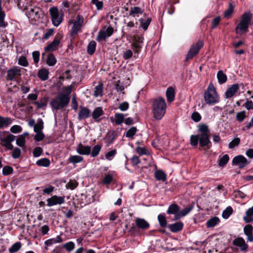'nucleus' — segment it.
<instances>
[{
	"instance_id": "63",
	"label": "nucleus",
	"mask_w": 253,
	"mask_h": 253,
	"mask_svg": "<svg viewBox=\"0 0 253 253\" xmlns=\"http://www.w3.org/2000/svg\"><path fill=\"white\" fill-rule=\"evenodd\" d=\"M13 172V169L10 166H5L2 169V174L4 175H7Z\"/></svg>"
},
{
	"instance_id": "11",
	"label": "nucleus",
	"mask_w": 253,
	"mask_h": 253,
	"mask_svg": "<svg viewBox=\"0 0 253 253\" xmlns=\"http://www.w3.org/2000/svg\"><path fill=\"white\" fill-rule=\"evenodd\" d=\"M40 12L38 7L30 8L27 12V15L31 21L36 22L40 18Z\"/></svg>"
},
{
	"instance_id": "38",
	"label": "nucleus",
	"mask_w": 253,
	"mask_h": 253,
	"mask_svg": "<svg viewBox=\"0 0 253 253\" xmlns=\"http://www.w3.org/2000/svg\"><path fill=\"white\" fill-rule=\"evenodd\" d=\"M217 78L219 84L225 83L227 80L226 75L224 74L222 71H219L217 73Z\"/></svg>"
},
{
	"instance_id": "51",
	"label": "nucleus",
	"mask_w": 253,
	"mask_h": 253,
	"mask_svg": "<svg viewBox=\"0 0 253 253\" xmlns=\"http://www.w3.org/2000/svg\"><path fill=\"white\" fill-rule=\"evenodd\" d=\"M75 243L73 242L70 241L63 245V248L67 251L70 252L75 248Z\"/></svg>"
},
{
	"instance_id": "54",
	"label": "nucleus",
	"mask_w": 253,
	"mask_h": 253,
	"mask_svg": "<svg viewBox=\"0 0 253 253\" xmlns=\"http://www.w3.org/2000/svg\"><path fill=\"white\" fill-rule=\"evenodd\" d=\"M240 142V139L239 138H238V137L235 138L229 143L228 147L230 149H233L235 147L238 146Z\"/></svg>"
},
{
	"instance_id": "10",
	"label": "nucleus",
	"mask_w": 253,
	"mask_h": 253,
	"mask_svg": "<svg viewBox=\"0 0 253 253\" xmlns=\"http://www.w3.org/2000/svg\"><path fill=\"white\" fill-rule=\"evenodd\" d=\"M114 32V29L109 27L105 30H100L96 37V41L98 42L105 40L107 37H110Z\"/></svg>"
},
{
	"instance_id": "24",
	"label": "nucleus",
	"mask_w": 253,
	"mask_h": 253,
	"mask_svg": "<svg viewBox=\"0 0 253 253\" xmlns=\"http://www.w3.org/2000/svg\"><path fill=\"white\" fill-rule=\"evenodd\" d=\"M253 227L251 224H248L244 227V233L247 236V239L250 242L253 241Z\"/></svg>"
},
{
	"instance_id": "43",
	"label": "nucleus",
	"mask_w": 253,
	"mask_h": 253,
	"mask_svg": "<svg viewBox=\"0 0 253 253\" xmlns=\"http://www.w3.org/2000/svg\"><path fill=\"white\" fill-rule=\"evenodd\" d=\"M81 27L82 26H81L80 25L77 24L75 22L74 23L71 32V36L73 38H75L76 37L77 35L81 30Z\"/></svg>"
},
{
	"instance_id": "26",
	"label": "nucleus",
	"mask_w": 253,
	"mask_h": 253,
	"mask_svg": "<svg viewBox=\"0 0 253 253\" xmlns=\"http://www.w3.org/2000/svg\"><path fill=\"white\" fill-rule=\"evenodd\" d=\"M253 206L249 208L246 212V215L243 217V220L246 223L253 221Z\"/></svg>"
},
{
	"instance_id": "7",
	"label": "nucleus",
	"mask_w": 253,
	"mask_h": 253,
	"mask_svg": "<svg viewBox=\"0 0 253 253\" xmlns=\"http://www.w3.org/2000/svg\"><path fill=\"white\" fill-rule=\"evenodd\" d=\"M132 42L131 44L132 48L134 52V57L135 54H138L142 48L144 38L142 35H136L131 37Z\"/></svg>"
},
{
	"instance_id": "32",
	"label": "nucleus",
	"mask_w": 253,
	"mask_h": 253,
	"mask_svg": "<svg viewBox=\"0 0 253 253\" xmlns=\"http://www.w3.org/2000/svg\"><path fill=\"white\" fill-rule=\"evenodd\" d=\"M220 222V219L218 217L214 216L208 220L206 223L207 226L208 228H211L215 226Z\"/></svg>"
},
{
	"instance_id": "13",
	"label": "nucleus",
	"mask_w": 253,
	"mask_h": 253,
	"mask_svg": "<svg viewBox=\"0 0 253 253\" xmlns=\"http://www.w3.org/2000/svg\"><path fill=\"white\" fill-rule=\"evenodd\" d=\"M234 165H238L240 169L243 168L248 164L247 159L242 155L235 157L232 160Z\"/></svg>"
},
{
	"instance_id": "21",
	"label": "nucleus",
	"mask_w": 253,
	"mask_h": 253,
	"mask_svg": "<svg viewBox=\"0 0 253 253\" xmlns=\"http://www.w3.org/2000/svg\"><path fill=\"white\" fill-rule=\"evenodd\" d=\"M15 136L12 134H8L1 140L2 142L4 143V146L9 150H12L13 148L11 142L15 139Z\"/></svg>"
},
{
	"instance_id": "42",
	"label": "nucleus",
	"mask_w": 253,
	"mask_h": 253,
	"mask_svg": "<svg viewBox=\"0 0 253 253\" xmlns=\"http://www.w3.org/2000/svg\"><path fill=\"white\" fill-rule=\"evenodd\" d=\"M157 218L160 226L162 228L165 227L167 224L165 214L164 213L159 214Z\"/></svg>"
},
{
	"instance_id": "25",
	"label": "nucleus",
	"mask_w": 253,
	"mask_h": 253,
	"mask_svg": "<svg viewBox=\"0 0 253 253\" xmlns=\"http://www.w3.org/2000/svg\"><path fill=\"white\" fill-rule=\"evenodd\" d=\"M63 242V240L62 238L61 235H58L55 238H51L48 240H46L44 242V244L46 246H51L53 244H55L56 243H61Z\"/></svg>"
},
{
	"instance_id": "40",
	"label": "nucleus",
	"mask_w": 253,
	"mask_h": 253,
	"mask_svg": "<svg viewBox=\"0 0 253 253\" xmlns=\"http://www.w3.org/2000/svg\"><path fill=\"white\" fill-rule=\"evenodd\" d=\"M57 60L53 54H49L46 59V64L49 66H53L56 64Z\"/></svg>"
},
{
	"instance_id": "61",
	"label": "nucleus",
	"mask_w": 253,
	"mask_h": 253,
	"mask_svg": "<svg viewBox=\"0 0 253 253\" xmlns=\"http://www.w3.org/2000/svg\"><path fill=\"white\" fill-rule=\"evenodd\" d=\"M18 64L22 66L27 67L28 66V62L25 56H20L18 59Z\"/></svg>"
},
{
	"instance_id": "41",
	"label": "nucleus",
	"mask_w": 253,
	"mask_h": 253,
	"mask_svg": "<svg viewBox=\"0 0 253 253\" xmlns=\"http://www.w3.org/2000/svg\"><path fill=\"white\" fill-rule=\"evenodd\" d=\"M155 176L157 180L165 181L167 179L166 174L161 170H156L155 172Z\"/></svg>"
},
{
	"instance_id": "53",
	"label": "nucleus",
	"mask_w": 253,
	"mask_h": 253,
	"mask_svg": "<svg viewBox=\"0 0 253 253\" xmlns=\"http://www.w3.org/2000/svg\"><path fill=\"white\" fill-rule=\"evenodd\" d=\"M234 10V6L232 3H230L229 4V7L224 13V17L225 18L229 17L232 14Z\"/></svg>"
},
{
	"instance_id": "47",
	"label": "nucleus",
	"mask_w": 253,
	"mask_h": 253,
	"mask_svg": "<svg viewBox=\"0 0 253 253\" xmlns=\"http://www.w3.org/2000/svg\"><path fill=\"white\" fill-rule=\"evenodd\" d=\"M43 128V122L41 119L38 120V122L34 126V130L35 132L42 131Z\"/></svg>"
},
{
	"instance_id": "22",
	"label": "nucleus",
	"mask_w": 253,
	"mask_h": 253,
	"mask_svg": "<svg viewBox=\"0 0 253 253\" xmlns=\"http://www.w3.org/2000/svg\"><path fill=\"white\" fill-rule=\"evenodd\" d=\"M179 209L177 204H172L169 207L167 213L168 214H174V219L176 220V215L179 214Z\"/></svg>"
},
{
	"instance_id": "8",
	"label": "nucleus",
	"mask_w": 253,
	"mask_h": 253,
	"mask_svg": "<svg viewBox=\"0 0 253 253\" xmlns=\"http://www.w3.org/2000/svg\"><path fill=\"white\" fill-rule=\"evenodd\" d=\"M63 36L61 33H58L55 36L53 41L48 44L44 48L46 52H52L57 49L60 43V40L63 38Z\"/></svg>"
},
{
	"instance_id": "64",
	"label": "nucleus",
	"mask_w": 253,
	"mask_h": 253,
	"mask_svg": "<svg viewBox=\"0 0 253 253\" xmlns=\"http://www.w3.org/2000/svg\"><path fill=\"white\" fill-rule=\"evenodd\" d=\"M136 151L140 156L148 154L147 150L144 147L138 146L136 148Z\"/></svg>"
},
{
	"instance_id": "6",
	"label": "nucleus",
	"mask_w": 253,
	"mask_h": 253,
	"mask_svg": "<svg viewBox=\"0 0 253 253\" xmlns=\"http://www.w3.org/2000/svg\"><path fill=\"white\" fill-rule=\"evenodd\" d=\"M53 25L58 27L63 21V14L59 12L56 7H52L49 10Z\"/></svg>"
},
{
	"instance_id": "55",
	"label": "nucleus",
	"mask_w": 253,
	"mask_h": 253,
	"mask_svg": "<svg viewBox=\"0 0 253 253\" xmlns=\"http://www.w3.org/2000/svg\"><path fill=\"white\" fill-rule=\"evenodd\" d=\"M43 152L42 148L40 147H36L33 151V155L34 157H40Z\"/></svg>"
},
{
	"instance_id": "46",
	"label": "nucleus",
	"mask_w": 253,
	"mask_h": 253,
	"mask_svg": "<svg viewBox=\"0 0 253 253\" xmlns=\"http://www.w3.org/2000/svg\"><path fill=\"white\" fill-rule=\"evenodd\" d=\"M101 148H102V146L101 145L97 144V145H95L93 147L92 151L90 150V154L91 155V157H97L98 155V154L101 150Z\"/></svg>"
},
{
	"instance_id": "44",
	"label": "nucleus",
	"mask_w": 253,
	"mask_h": 253,
	"mask_svg": "<svg viewBox=\"0 0 253 253\" xmlns=\"http://www.w3.org/2000/svg\"><path fill=\"white\" fill-rule=\"evenodd\" d=\"M229 160V156L227 154H225L221 158H219L218 161V164L220 167H223L228 162Z\"/></svg>"
},
{
	"instance_id": "4",
	"label": "nucleus",
	"mask_w": 253,
	"mask_h": 253,
	"mask_svg": "<svg viewBox=\"0 0 253 253\" xmlns=\"http://www.w3.org/2000/svg\"><path fill=\"white\" fill-rule=\"evenodd\" d=\"M252 17V14L249 12H245L242 15L240 20L235 28L237 34L242 35L248 31Z\"/></svg>"
},
{
	"instance_id": "14",
	"label": "nucleus",
	"mask_w": 253,
	"mask_h": 253,
	"mask_svg": "<svg viewBox=\"0 0 253 253\" xmlns=\"http://www.w3.org/2000/svg\"><path fill=\"white\" fill-rule=\"evenodd\" d=\"M233 245L240 248L242 252H246L248 248V245L246 243L245 240L241 237H238L235 239L232 242Z\"/></svg>"
},
{
	"instance_id": "39",
	"label": "nucleus",
	"mask_w": 253,
	"mask_h": 253,
	"mask_svg": "<svg viewBox=\"0 0 253 253\" xmlns=\"http://www.w3.org/2000/svg\"><path fill=\"white\" fill-rule=\"evenodd\" d=\"M103 84L102 83L99 84L94 88V96L96 97L102 96L103 94Z\"/></svg>"
},
{
	"instance_id": "56",
	"label": "nucleus",
	"mask_w": 253,
	"mask_h": 253,
	"mask_svg": "<svg viewBox=\"0 0 253 253\" xmlns=\"http://www.w3.org/2000/svg\"><path fill=\"white\" fill-rule=\"evenodd\" d=\"M72 85L64 87L63 89V93H62L61 94H64L67 97H69V95L72 92Z\"/></svg>"
},
{
	"instance_id": "30",
	"label": "nucleus",
	"mask_w": 253,
	"mask_h": 253,
	"mask_svg": "<svg viewBox=\"0 0 253 253\" xmlns=\"http://www.w3.org/2000/svg\"><path fill=\"white\" fill-rule=\"evenodd\" d=\"M174 96L175 92L174 88L172 87H168L166 91L167 101L169 102H171L174 100Z\"/></svg>"
},
{
	"instance_id": "18",
	"label": "nucleus",
	"mask_w": 253,
	"mask_h": 253,
	"mask_svg": "<svg viewBox=\"0 0 253 253\" xmlns=\"http://www.w3.org/2000/svg\"><path fill=\"white\" fill-rule=\"evenodd\" d=\"M136 226L139 229L145 230L150 227V224L145 219L141 218H136L135 220Z\"/></svg>"
},
{
	"instance_id": "16",
	"label": "nucleus",
	"mask_w": 253,
	"mask_h": 253,
	"mask_svg": "<svg viewBox=\"0 0 253 253\" xmlns=\"http://www.w3.org/2000/svg\"><path fill=\"white\" fill-rule=\"evenodd\" d=\"M20 75L21 70L18 67H14L7 71L6 79L8 80L12 81Z\"/></svg>"
},
{
	"instance_id": "12",
	"label": "nucleus",
	"mask_w": 253,
	"mask_h": 253,
	"mask_svg": "<svg viewBox=\"0 0 253 253\" xmlns=\"http://www.w3.org/2000/svg\"><path fill=\"white\" fill-rule=\"evenodd\" d=\"M46 201L47 206L48 207H52L56 205L63 204L65 202V198L64 196L54 195L51 198L47 199Z\"/></svg>"
},
{
	"instance_id": "58",
	"label": "nucleus",
	"mask_w": 253,
	"mask_h": 253,
	"mask_svg": "<svg viewBox=\"0 0 253 253\" xmlns=\"http://www.w3.org/2000/svg\"><path fill=\"white\" fill-rule=\"evenodd\" d=\"M25 143V138L23 135H20L16 139V144L20 147H24Z\"/></svg>"
},
{
	"instance_id": "29",
	"label": "nucleus",
	"mask_w": 253,
	"mask_h": 253,
	"mask_svg": "<svg viewBox=\"0 0 253 253\" xmlns=\"http://www.w3.org/2000/svg\"><path fill=\"white\" fill-rule=\"evenodd\" d=\"M151 20V18L149 17L146 18H140L139 20L140 23V27H141L144 31H146L148 29V27L149 26Z\"/></svg>"
},
{
	"instance_id": "5",
	"label": "nucleus",
	"mask_w": 253,
	"mask_h": 253,
	"mask_svg": "<svg viewBox=\"0 0 253 253\" xmlns=\"http://www.w3.org/2000/svg\"><path fill=\"white\" fill-rule=\"evenodd\" d=\"M70 101V97H67L64 94H60L50 102L52 109L58 110L66 107Z\"/></svg>"
},
{
	"instance_id": "57",
	"label": "nucleus",
	"mask_w": 253,
	"mask_h": 253,
	"mask_svg": "<svg viewBox=\"0 0 253 253\" xmlns=\"http://www.w3.org/2000/svg\"><path fill=\"white\" fill-rule=\"evenodd\" d=\"M78 185V182L75 180H70V181L67 184L66 187L70 189H74Z\"/></svg>"
},
{
	"instance_id": "52",
	"label": "nucleus",
	"mask_w": 253,
	"mask_h": 253,
	"mask_svg": "<svg viewBox=\"0 0 253 253\" xmlns=\"http://www.w3.org/2000/svg\"><path fill=\"white\" fill-rule=\"evenodd\" d=\"M48 101L47 98H43L40 101H37L35 102V104L37 105V107L39 109L42 108L44 107H45L47 105V103Z\"/></svg>"
},
{
	"instance_id": "35",
	"label": "nucleus",
	"mask_w": 253,
	"mask_h": 253,
	"mask_svg": "<svg viewBox=\"0 0 253 253\" xmlns=\"http://www.w3.org/2000/svg\"><path fill=\"white\" fill-rule=\"evenodd\" d=\"M143 11L140 7L138 6H134L131 7L129 12V15L133 16L134 17H135V16H138V14H141L143 13Z\"/></svg>"
},
{
	"instance_id": "1",
	"label": "nucleus",
	"mask_w": 253,
	"mask_h": 253,
	"mask_svg": "<svg viewBox=\"0 0 253 253\" xmlns=\"http://www.w3.org/2000/svg\"><path fill=\"white\" fill-rule=\"evenodd\" d=\"M198 130L199 134L191 136L190 144L192 146H197L199 142L200 147L204 148L205 150L209 149L211 144L210 140V130L208 126L205 124L199 125Z\"/></svg>"
},
{
	"instance_id": "9",
	"label": "nucleus",
	"mask_w": 253,
	"mask_h": 253,
	"mask_svg": "<svg viewBox=\"0 0 253 253\" xmlns=\"http://www.w3.org/2000/svg\"><path fill=\"white\" fill-rule=\"evenodd\" d=\"M203 45L204 43L201 41H198L196 44H193L190 48L186 55V60L192 59L199 52Z\"/></svg>"
},
{
	"instance_id": "62",
	"label": "nucleus",
	"mask_w": 253,
	"mask_h": 253,
	"mask_svg": "<svg viewBox=\"0 0 253 253\" xmlns=\"http://www.w3.org/2000/svg\"><path fill=\"white\" fill-rule=\"evenodd\" d=\"M246 117V112L245 111L239 112L236 115V119L240 122H242Z\"/></svg>"
},
{
	"instance_id": "33",
	"label": "nucleus",
	"mask_w": 253,
	"mask_h": 253,
	"mask_svg": "<svg viewBox=\"0 0 253 253\" xmlns=\"http://www.w3.org/2000/svg\"><path fill=\"white\" fill-rule=\"evenodd\" d=\"M193 209L192 206H188L183 209L182 210L179 211V214L176 215V219H179L182 217H183L187 215Z\"/></svg>"
},
{
	"instance_id": "45",
	"label": "nucleus",
	"mask_w": 253,
	"mask_h": 253,
	"mask_svg": "<svg viewBox=\"0 0 253 253\" xmlns=\"http://www.w3.org/2000/svg\"><path fill=\"white\" fill-rule=\"evenodd\" d=\"M96 46V43L94 41H91L89 42L87 46V51L89 55H92L94 53Z\"/></svg>"
},
{
	"instance_id": "19",
	"label": "nucleus",
	"mask_w": 253,
	"mask_h": 253,
	"mask_svg": "<svg viewBox=\"0 0 253 253\" xmlns=\"http://www.w3.org/2000/svg\"><path fill=\"white\" fill-rule=\"evenodd\" d=\"M104 114V111L101 107H96L92 113L91 115L92 118L96 122H99L101 121V119L100 117L102 116Z\"/></svg>"
},
{
	"instance_id": "15",
	"label": "nucleus",
	"mask_w": 253,
	"mask_h": 253,
	"mask_svg": "<svg viewBox=\"0 0 253 253\" xmlns=\"http://www.w3.org/2000/svg\"><path fill=\"white\" fill-rule=\"evenodd\" d=\"M76 151L80 155H89L90 154L91 146H85L80 143L76 147Z\"/></svg>"
},
{
	"instance_id": "2",
	"label": "nucleus",
	"mask_w": 253,
	"mask_h": 253,
	"mask_svg": "<svg viewBox=\"0 0 253 253\" xmlns=\"http://www.w3.org/2000/svg\"><path fill=\"white\" fill-rule=\"evenodd\" d=\"M152 105L154 118L157 120H161L166 112L167 104L165 99L161 97L154 99Z\"/></svg>"
},
{
	"instance_id": "31",
	"label": "nucleus",
	"mask_w": 253,
	"mask_h": 253,
	"mask_svg": "<svg viewBox=\"0 0 253 253\" xmlns=\"http://www.w3.org/2000/svg\"><path fill=\"white\" fill-rule=\"evenodd\" d=\"M48 70L46 69H42L38 72L39 78L43 81H46L48 78Z\"/></svg>"
},
{
	"instance_id": "27",
	"label": "nucleus",
	"mask_w": 253,
	"mask_h": 253,
	"mask_svg": "<svg viewBox=\"0 0 253 253\" xmlns=\"http://www.w3.org/2000/svg\"><path fill=\"white\" fill-rule=\"evenodd\" d=\"M116 139V134L115 132L112 131L107 133L106 137L105 138V142L107 145L108 146L112 144L114 140Z\"/></svg>"
},
{
	"instance_id": "50",
	"label": "nucleus",
	"mask_w": 253,
	"mask_h": 253,
	"mask_svg": "<svg viewBox=\"0 0 253 253\" xmlns=\"http://www.w3.org/2000/svg\"><path fill=\"white\" fill-rule=\"evenodd\" d=\"M233 213V209L231 207H228L222 213V216L224 219H227Z\"/></svg>"
},
{
	"instance_id": "48",
	"label": "nucleus",
	"mask_w": 253,
	"mask_h": 253,
	"mask_svg": "<svg viewBox=\"0 0 253 253\" xmlns=\"http://www.w3.org/2000/svg\"><path fill=\"white\" fill-rule=\"evenodd\" d=\"M124 115L122 113H116L115 115V123L119 125L124 122Z\"/></svg>"
},
{
	"instance_id": "17",
	"label": "nucleus",
	"mask_w": 253,
	"mask_h": 253,
	"mask_svg": "<svg viewBox=\"0 0 253 253\" xmlns=\"http://www.w3.org/2000/svg\"><path fill=\"white\" fill-rule=\"evenodd\" d=\"M239 89V85L238 84H234L230 87L228 88L225 92V96L226 98H229L234 95Z\"/></svg>"
},
{
	"instance_id": "23",
	"label": "nucleus",
	"mask_w": 253,
	"mask_h": 253,
	"mask_svg": "<svg viewBox=\"0 0 253 253\" xmlns=\"http://www.w3.org/2000/svg\"><path fill=\"white\" fill-rule=\"evenodd\" d=\"M168 227L172 232L176 233L182 230L183 227V223L181 221L169 224Z\"/></svg>"
},
{
	"instance_id": "28",
	"label": "nucleus",
	"mask_w": 253,
	"mask_h": 253,
	"mask_svg": "<svg viewBox=\"0 0 253 253\" xmlns=\"http://www.w3.org/2000/svg\"><path fill=\"white\" fill-rule=\"evenodd\" d=\"M12 123V120L9 117H3L0 116V129L7 127Z\"/></svg>"
},
{
	"instance_id": "36",
	"label": "nucleus",
	"mask_w": 253,
	"mask_h": 253,
	"mask_svg": "<svg viewBox=\"0 0 253 253\" xmlns=\"http://www.w3.org/2000/svg\"><path fill=\"white\" fill-rule=\"evenodd\" d=\"M36 164L40 167H48L50 164V162L48 159L44 158L38 160Z\"/></svg>"
},
{
	"instance_id": "3",
	"label": "nucleus",
	"mask_w": 253,
	"mask_h": 253,
	"mask_svg": "<svg viewBox=\"0 0 253 253\" xmlns=\"http://www.w3.org/2000/svg\"><path fill=\"white\" fill-rule=\"evenodd\" d=\"M204 99L206 104L209 105H213L219 102V96L211 82L210 83L204 92Z\"/></svg>"
},
{
	"instance_id": "37",
	"label": "nucleus",
	"mask_w": 253,
	"mask_h": 253,
	"mask_svg": "<svg viewBox=\"0 0 253 253\" xmlns=\"http://www.w3.org/2000/svg\"><path fill=\"white\" fill-rule=\"evenodd\" d=\"M5 16L4 12L1 9V0H0V27L1 28H5L7 26V23L4 20Z\"/></svg>"
},
{
	"instance_id": "20",
	"label": "nucleus",
	"mask_w": 253,
	"mask_h": 253,
	"mask_svg": "<svg viewBox=\"0 0 253 253\" xmlns=\"http://www.w3.org/2000/svg\"><path fill=\"white\" fill-rule=\"evenodd\" d=\"M80 110L78 113V119L82 120L88 118L90 115L91 112L90 110L85 107H80Z\"/></svg>"
},
{
	"instance_id": "59",
	"label": "nucleus",
	"mask_w": 253,
	"mask_h": 253,
	"mask_svg": "<svg viewBox=\"0 0 253 253\" xmlns=\"http://www.w3.org/2000/svg\"><path fill=\"white\" fill-rule=\"evenodd\" d=\"M136 130V127L134 126L131 127L126 131V136L127 137H132L135 135Z\"/></svg>"
},
{
	"instance_id": "34",
	"label": "nucleus",
	"mask_w": 253,
	"mask_h": 253,
	"mask_svg": "<svg viewBox=\"0 0 253 253\" xmlns=\"http://www.w3.org/2000/svg\"><path fill=\"white\" fill-rule=\"evenodd\" d=\"M84 161V158L79 155H73L70 156L68 159L69 163L74 165Z\"/></svg>"
},
{
	"instance_id": "49",
	"label": "nucleus",
	"mask_w": 253,
	"mask_h": 253,
	"mask_svg": "<svg viewBox=\"0 0 253 253\" xmlns=\"http://www.w3.org/2000/svg\"><path fill=\"white\" fill-rule=\"evenodd\" d=\"M21 248V243L17 242L12 245V246L9 249L8 251L10 253H14L19 251Z\"/></svg>"
},
{
	"instance_id": "60",
	"label": "nucleus",
	"mask_w": 253,
	"mask_h": 253,
	"mask_svg": "<svg viewBox=\"0 0 253 253\" xmlns=\"http://www.w3.org/2000/svg\"><path fill=\"white\" fill-rule=\"evenodd\" d=\"M132 51L130 49H127L124 52L123 57L125 60H128L132 57Z\"/></svg>"
}]
</instances>
